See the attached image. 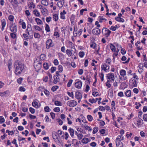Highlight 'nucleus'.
Returning a JSON list of instances; mask_svg holds the SVG:
<instances>
[{
    "label": "nucleus",
    "instance_id": "nucleus-14",
    "mask_svg": "<svg viewBox=\"0 0 147 147\" xmlns=\"http://www.w3.org/2000/svg\"><path fill=\"white\" fill-rule=\"evenodd\" d=\"M90 140L88 138H83L82 140V142L83 144H86L88 142H90Z\"/></svg>",
    "mask_w": 147,
    "mask_h": 147
},
{
    "label": "nucleus",
    "instance_id": "nucleus-41",
    "mask_svg": "<svg viewBox=\"0 0 147 147\" xmlns=\"http://www.w3.org/2000/svg\"><path fill=\"white\" fill-rule=\"evenodd\" d=\"M67 93L69 96L71 97L72 98H74V95L73 93V92H71L70 93L69 92H67Z\"/></svg>",
    "mask_w": 147,
    "mask_h": 147
},
{
    "label": "nucleus",
    "instance_id": "nucleus-17",
    "mask_svg": "<svg viewBox=\"0 0 147 147\" xmlns=\"http://www.w3.org/2000/svg\"><path fill=\"white\" fill-rule=\"evenodd\" d=\"M54 81L53 83L55 84H56L59 81V79L58 77L57 76H53Z\"/></svg>",
    "mask_w": 147,
    "mask_h": 147
},
{
    "label": "nucleus",
    "instance_id": "nucleus-55",
    "mask_svg": "<svg viewBox=\"0 0 147 147\" xmlns=\"http://www.w3.org/2000/svg\"><path fill=\"white\" fill-rule=\"evenodd\" d=\"M19 90L22 92H24L25 91L26 89L24 87L21 86L19 88Z\"/></svg>",
    "mask_w": 147,
    "mask_h": 147
},
{
    "label": "nucleus",
    "instance_id": "nucleus-42",
    "mask_svg": "<svg viewBox=\"0 0 147 147\" xmlns=\"http://www.w3.org/2000/svg\"><path fill=\"white\" fill-rule=\"evenodd\" d=\"M87 118L88 120L90 121H91L93 119V117L90 115H88L87 116Z\"/></svg>",
    "mask_w": 147,
    "mask_h": 147
},
{
    "label": "nucleus",
    "instance_id": "nucleus-22",
    "mask_svg": "<svg viewBox=\"0 0 147 147\" xmlns=\"http://www.w3.org/2000/svg\"><path fill=\"white\" fill-rule=\"evenodd\" d=\"M41 3L42 5L46 6L48 5V3L46 0H42L41 1Z\"/></svg>",
    "mask_w": 147,
    "mask_h": 147
},
{
    "label": "nucleus",
    "instance_id": "nucleus-46",
    "mask_svg": "<svg viewBox=\"0 0 147 147\" xmlns=\"http://www.w3.org/2000/svg\"><path fill=\"white\" fill-rule=\"evenodd\" d=\"M114 44L116 45L117 47V50H118V51H119L120 49H121V48H122L121 46L118 45V44H117L116 43H114Z\"/></svg>",
    "mask_w": 147,
    "mask_h": 147
},
{
    "label": "nucleus",
    "instance_id": "nucleus-56",
    "mask_svg": "<svg viewBox=\"0 0 147 147\" xmlns=\"http://www.w3.org/2000/svg\"><path fill=\"white\" fill-rule=\"evenodd\" d=\"M99 109L101 111H105V107L102 106H100L99 107Z\"/></svg>",
    "mask_w": 147,
    "mask_h": 147
},
{
    "label": "nucleus",
    "instance_id": "nucleus-37",
    "mask_svg": "<svg viewBox=\"0 0 147 147\" xmlns=\"http://www.w3.org/2000/svg\"><path fill=\"white\" fill-rule=\"evenodd\" d=\"M59 87L58 86H53L51 88V90L53 92L55 91Z\"/></svg>",
    "mask_w": 147,
    "mask_h": 147
},
{
    "label": "nucleus",
    "instance_id": "nucleus-40",
    "mask_svg": "<svg viewBox=\"0 0 147 147\" xmlns=\"http://www.w3.org/2000/svg\"><path fill=\"white\" fill-rule=\"evenodd\" d=\"M55 105L58 106H61L62 105L61 103L58 101H56L55 102Z\"/></svg>",
    "mask_w": 147,
    "mask_h": 147
},
{
    "label": "nucleus",
    "instance_id": "nucleus-44",
    "mask_svg": "<svg viewBox=\"0 0 147 147\" xmlns=\"http://www.w3.org/2000/svg\"><path fill=\"white\" fill-rule=\"evenodd\" d=\"M73 81V80L71 79L69 80L67 85V87H69L71 86Z\"/></svg>",
    "mask_w": 147,
    "mask_h": 147
},
{
    "label": "nucleus",
    "instance_id": "nucleus-59",
    "mask_svg": "<svg viewBox=\"0 0 147 147\" xmlns=\"http://www.w3.org/2000/svg\"><path fill=\"white\" fill-rule=\"evenodd\" d=\"M85 128L86 129L88 130L89 131H91L92 130V128L88 125L86 126Z\"/></svg>",
    "mask_w": 147,
    "mask_h": 147
},
{
    "label": "nucleus",
    "instance_id": "nucleus-62",
    "mask_svg": "<svg viewBox=\"0 0 147 147\" xmlns=\"http://www.w3.org/2000/svg\"><path fill=\"white\" fill-rule=\"evenodd\" d=\"M45 88L43 86H40L38 87V90L39 91H42L43 90H44Z\"/></svg>",
    "mask_w": 147,
    "mask_h": 147
},
{
    "label": "nucleus",
    "instance_id": "nucleus-53",
    "mask_svg": "<svg viewBox=\"0 0 147 147\" xmlns=\"http://www.w3.org/2000/svg\"><path fill=\"white\" fill-rule=\"evenodd\" d=\"M104 75L103 73H101L100 75V77L101 78V81H103L104 80Z\"/></svg>",
    "mask_w": 147,
    "mask_h": 147
},
{
    "label": "nucleus",
    "instance_id": "nucleus-18",
    "mask_svg": "<svg viewBox=\"0 0 147 147\" xmlns=\"http://www.w3.org/2000/svg\"><path fill=\"white\" fill-rule=\"evenodd\" d=\"M66 13V12L64 10L63 12H61L60 13L61 18L63 19H65V14Z\"/></svg>",
    "mask_w": 147,
    "mask_h": 147
},
{
    "label": "nucleus",
    "instance_id": "nucleus-36",
    "mask_svg": "<svg viewBox=\"0 0 147 147\" xmlns=\"http://www.w3.org/2000/svg\"><path fill=\"white\" fill-rule=\"evenodd\" d=\"M45 30L47 32L50 31V28L49 25L47 24H46L45 25Z\"/></svg>",
    "mask_w": 147,
    "mask_h": 147
},
{
    "label": "nucleus",
    "instance_id": "nucleus-31",
    "mask_svg": "<svg viewBox=\"0 0 147 147\" xmlns=\"http://www.w3.org/2000/svg\"><path fill=\"white\" fill-rule=\"evenodd\" d=\"M66 53L69 57H70L72 55V52L70 50L67 49L66 51Z\"/></svg>",
    "mask_w": 147,
    "mask_h": 147
},
{
    "label": "nucleus",
    "instance_id": "nucleus-52",
    "mask_svg": "<svg viewBox=\"0 0 147 147\" xmlns=\"http://www.w3.org/2000/svg\"><path fill=\"white\" fill-rule=\"evenodd\" d=\"M22 80L23 78H20L17 79V81L19 84H20L22 83Z\"/></svg>",
    "mask_w": 147,
    "mask_h": 147
},
{
    "label": "nucleus",
    "instance_id": "nucleus-23",
    "mask_svg": "<svg viewBox=\"0 0 147 147\" xmlns=\"http://www.w3.org/2000/svg\"><path fill=\"white\" fill-rule=\"evenodd\" d=\"M110 48L112 51L115 52L116 51L115 47L113 44H111L110 45Z\"/></svg>",
    "mask_w": 147,
    "mask_h": 147
},
{
    "label": "nucleus",
    "instance_id": "nucleus-3",
    "mask_svg": "<svg viewBox=\"0 0 147 147\" xmlns=\"http://www.w3.org/2000/svg\"><path fill=\"white\" fill-rule=\"evenodd\" d=\"M77 102L74 100H71L68 101L67 105L70 107H74L77 105Z\"/></svg>",
    "mask_w": 147,
    "mask_h": 147
},
{
    "label": "nucleus",
    "instance_id": "nucleus-7",
    "mask_svg": "<svg viewBox=\"0 0 147 147\" xmlns=\"http://www.w3.org/2000/svg\"><path fill=\"white\" fill-rule=\"evenodd\" d=\"M107 77L108 79L109 80L111 79L113 81L115 79L114 74L112 73H110L108 74Z\"/></svg>",
    "mask_w": 147,
    "mask_h": 147
},
{
    "label": "nucleus",
    "instance_id": "nucleus-51",
    "mask_svg": "<svg viewBox=\"0 0 147 147\" xmlns=\"http://www.w3.org/2000/svg\"><path fill=\"white\" fill-rule=\"evenodd\" d=\"M8 19L10 21L12 22L13 20L14 17L12 15H10L9 16Z\"/></svg>",
    "mask_w": 147,
    "mask_h": 147
},
{
    "label": "nucleus",
    "instance_id": "nucleus-15",
    "mask_svg": "<svg viewBox=\"0 0 147 147\" xmlns=\"http://www.w3.org/2000/svg\"><path fill=\"white\" fill-rule=\"evenodd\" d=\"M64 2L63 1H58L57 3L58 6L59 7H62L64 4Z\"/></svg>",
    "mask_w": 147,
    "mask_h": 147
},
{
    "label": "nucleus",
    "instance_id": "nucleus-24",
    "mask_svg": "<svg viewBox=\"0 0 147 147\" xmlns=\"http://www.w3.org/2000/svg\"><path fill=\"white\" fill-rule=\"evenodd\" d=\"M91 77L90 76H86V84H90V78Z\"/></svg>",
    "mask_w": 147,
    "mask_h": 147
},
{
    "label": "nucleus",
    "instance_id": "nucleus-25",
    "mask_svg": "<svg viewBox=\"0 0 147 147\" xmlns=\"http://www.w3.org/2000/svg\"><path fill=\"white\" fill-rule=\"evenodd\" d=\"M120 75L123 76L126 75V71L125 70L121 69L120 71Z\"/></svg>",
    "mask_w": 147,
    "mask_h": 147
},
{
    "label": "nucleus",
    "instance_id": "nucleus-9",
    "mask_svg": "<svg viewBox=\"0 0 147 147\" xmlns=\"http://www.w3.org/2000/svg\"><path fill=\"white\" fill-rule=\"evenodd\" d=\"M82 85V82L81 81H78L75 84V86L77 88H80Z\"/></svg>",
    "mask_w": 147,
    "mask_h": 147
},
{
    "label": "nucleus",
    "instance_id": "nucleus-1",
    "mask_svg": "<svg viewBox=\"0 0 147 147\" xmlns=\"http://www.w3.org/2000/svg\"><path fill=\"white\" fill-rule=\"evenodd\" d=\"M14 66L15 69V73L17 75H19L21 74L24 67V64L18 60L15 61Z\"/></svg>",
    "mask_w": 147,
    "mask_h": 147
},
{
    "label": "nucleus",
    "instance_id": "nucleus-29",
    "mask_svg": "<svg viewBox=\"0 0 147 147\" xmlns=\"http://www.w3.org/2000/svg\"><path fill=\"white\" fill-rule=\"evenodd\" d=\"M138 67L139 68V70H141L140 73H142L143 70V64L142 63H140L138 65Z\"/></svg>",
    "mask_w": 147,
    "mask_h": 147
},
{
    "label": "nucleus",
    "instance_id": "nucleus-30",
    "mask_svg": "<svg viewBox=\"0 0 147 147\" xmlns=\"http://www.w3.org/2000/svg\"><path fill=\"white\" fill-rule=\"evenodd\" d=\"M34 29L36 30H38V31H41L42 30V28L39 26H33Z\"/></svg>",
    "mask_w": 147,
    "mask_h": 147
},
{
    "label": "nucleus",
    "instance_id": "nucleus-19",
    "mask_svg": "<svg viewBox=\"0 0 147 147\" xmlns=\"http://www.w3.org/2000/svg\"><path fill=\"white\" fill-rule=\"evenodd\" d=\"M43 66L45 70H47L49 68V65L47 63H44L43 64Z\"/></svg>",
    "mask_w": 147,
    "mask_h": 147
},
{
    "label": "nucleus",
    "instance_id": "nucleus-4",
    "mask_svg": "<svg viewBox=\"0 0 147 147\" xmlns=\"http://www.w3.org/2000/svg\"><path fill=\"white\" fill-rule=\"evenodd\" d=\"M46 44V48L47 49L53 46L52 45V41L51 39H49L47 41Z\"/></svg>",
    "mask_w": 147,
    "mask_h": 147
},
{
    "label": "nucleus",
    "instance_id": "nucleus-11",
    "mask_svg": "<svg viewBox=\"0 0 147 147\" xmlns=\"http://www.w3.org/2000/svg\"><path fill=\"white\" fill-rule=\"evenodd\" d=\"M109 66H108L106 64L104 63L101 65V68L104 71H106L107 69H109Z\"/></svg>",
    "mask_w": 147,
    "mask_h": 147
},
{
    "label": "nucleus",
    "instance_id": "nucleus-50",
    "mask_svg": "<svg viewBox=\"0 0 147 147\" xmlns=\"http://www.w3.org/2000/svg\"><path fill=\"white\" fill-rule=\"evenodd\" d=\"M77 136L79 140L81 139L83 136L82 134H78V135Z\"/></svg>",
    "mask_w": 147,
    "mask_h": 147
},
{
    "label": "nucleus",
    "instance_id": "nucleus-58",
    "mask_svg": "<svg viewBox=\"0 0 147 147\" xmlns=\"http://www.w3.org/2000/svg\"><path fill=\"white\" fill-rule=\"evenodd\" d=\"M9 92V91H6L0 93V95L1 96H3L5 95L6 94L8 93Z\"/></svg>",
    "mask_w": 147,
    "mask_h": 147
},
{
    "label": "nucleus",
    "instance_id": "nucleus-5",
    "mask_svg": "<svg viewBox=\"0 0 147 147\" xmlns=\"http://www.w3.org/2000/svg\"><path fill=\"white\" fill-rule=\"evenodd\" d=\"M34 67L36 70L38 71L42 67V63L40 62H39L37 64L35 65L34 64Z\"/></svg>",
    "mask_w": 147,
    "mask_h": 147
},
{
    "label": "nucleus",
    "instance_id": "nucleus-35",
    "mask_svg": "<svg viewBox=\"0 0 147 147\" xmlns=\"http://www.w3.org/2000/svg\"><path fill=\"white\" fill-rule=\"evenodd\" d=\"M46 58V55L44 54H41L40 55V59L42 60H44Z\"/></svg>",
    "mask_w": 147,
    "mask_h": 147
},
{
    "label": "nucleus",
    "instance_id": "nucleus-48",
    "mask_svg": "<svg viewBox=\"0 0 147 147\" xmlns=\"http://www.w3.org/2000/svg\"><path fill=\"white\" fill-rule=\"evenodd\" d=\"M96 44L95 43L92 42L90 45V47L91 48H93L94 49H95L96 47Z\"/></svg>",
    "mask_w": 147,
    "mask_h": 147
},
{
    "label": "nucleus",
    "instance_id": "nucleus-64",
    "mask_svg": "<svg viewBox=\"0 0 147 147\" xmlns=\"http://www.w3.org/2000/svg\"><path fill=\"white\" fill-rule=\"evenodd\" d=\"M53 63L55 65H57L59 64V62L57 59H54Z\"/></svg>",
    "mask_w": 147,
    "mask_h": 147
},
{
    "label": "nucleus",
    "instance_id": "nucleus-45",
    "mask_svg": "<svg viewBox=\"0 0 147 147\" xmlns=\"http://www.w3.org/2000/svg\"><path fill=\"white\" fill-rule=\"evenodd\" d=\"M58 69L59 72H62L63 71V67L61 65H59L58 66Z\"/></svg>",
    "mask_w": 147,
    "mask_h": 147
},
{
    "label": "nucleus",
    "instance_id": "nucleus-49",
    "mask_svg": "<svg viewBox=\"0 0 147 147\" xmlns=\"http://www.w3.org/2000/svg\"><path fill=\"white\" fill-rule=\"evenodd\" d=\"M56 69V67H52L50 69L51 72V73H53Z\"/></svg>",
    "mask_w": 147,
    "mask_h": 147
},
{
    "label": "nucleus",
    "instance_id": "nucleus-47",
    "mask_svg": "<svg viewBox=\"0 0 147 147\" xmlns=\"http://www.w3.org/2000/svg\"><path fill=\"white\" fill-rule=\"evenodd\" d=\"M5 120L4 118L1 116H0V123H2L5 122Z\"/></svg>",
    "mask_w": 147,
    "mask_h": 147
},
{
    "label": "nucleus",
    "instance_id": "nucleus-6",
    "mask_svg": "<svg viewBox=\"0 0 147 147\" xmlns=\"http://www.w3.org/2000/svg\"><path fill=\"white\" fill-rule=\"evenodd\" d=\"M100 32V30L98 28H95L93 29L92 31V33L94 35H98L99 34Z\"/></svg>",
    "mask_w": 147,
    "mask_h": 147
},
{
    "label": "nucleus",
    "instance_id": "nucleus-39",
    "mask_svg": "<svg viewBox=\"0 0 147 147\" xmlns=\"http://www.w3.org/2000/svg\"><path fill=\"white\" fill-rule=\"evenodd\" d=\"M45 111V112H49L51 109L49 108V107L48 106H46L44 108Z\"/></svg>",
    "mask_w": 147,
    "mask_h": 147
},
{
    "label": "nucleus",
    "instance_id": "nucleus-60",
    "mask_svg": "<svg viewBox=\"0 0 147 147\" xmlns=\"http://www.w3.org/2000/svg\"><path fill=\"white\" fill-rule=\"evenodd\" d=\"M143 119L144 121H147V114H145L143 115Z\"/></svg>",
    "mask_w": 147,
    "mask_h": 147
},
{
    "label": "nucleus",
    "instance_id": "nucleus-63",
    "mask_svg": "<svg viewBox=\"0 0 147 147\" xmlns=\"http://www.w3.org/2000/svg\"><path fill=\"white\" fill-rule=\"evenodd\" d=\"M30 6L29 7L30 8H31L32 7H33V8H34L35 5L32 2H30Z\"/></svg>",
    "mask_w": 147,
    "mask_h": 147
},
{
    "label": "nucleus",
    "instance_id": "nucleus-10",
    "mask_svg": "<svg viewBox=\"0 0 147 147\" xmlns=\"http://www.w3.org/2000/svg\"><path fill=\"white\" fill-rule=\"evenodd\" d=\"M32 28H31V25L30 24H28L27 25V28L26 29V33H28L29 35L30 34V33L32 32L31 31Z\"/></svg>",
    "mask_w": 147,
    "mask_h": 147
},
{
    "label": "nucleus",
    "instance_id": "nucleus-8",
    "mask_svg": "<svg viewBox=\"0 0 147 147\" xmlns=\"http://www.w3.org/2000/svg\"><path fill=\"white\" fill-rule=\"evenodd\" d=\"M11 31L13 33H16L17 31V26L15 24H12L10 27Z\"/></svg>",
    "mask_w": 147,
    "mask_h": 147
},
{
    "label": "nucleus",
    "instance_id": "nucleus-54",
    "mask_svg": "<svg viewBox=\"0 0 147 147\" xmlns=\"http://www.w3.org/2000/svg\"><path fill=\"white\" fill-rule=\"evenodd\" d=\"M44 93L47 96H48L49 95V92L46 89H44Z\"/></svg>",
    "mask_w": 147,
    "mask_h": 147
},
{
    "label": "nucleus",
    "instance_id": "nucleus-26",
    "mask_svg": "<svg viewBox=\"0 0 147 147\" xmlns=\"http://www.w3.org/2000/svg\"><path fill=\"white\" fill-rule=\"evenodd\" d=\"M33 13L36 16L39 17L40 16V13L37 10H35L33 11Z\"/></svg>",
    "mask_w": 147,
    "mask_h": 147
},
{
    "label": "nucleus",
    "instance_id": "nucleus-20",
    "mask_svg": "<svg viewBox=\"0 0 147 147\" xmlns=\"http://www.w3.org/2000/svg\"><path fill=\"white\" fill-rule=\"evenodd\" d=\"M35 20L38 25H40L42 24V21L39 18H36L35 19Z\"/></svg>",
    "mask_w": 147,
    "mask_h": 147
},
{
    "label": "nucleus",
    "instance_id": "nucleus-13",
    "mask_svg": "<svg viewBox=\"0 0 147 147\" xmlns=\"http://www.w3.org/2000/svg\"><path fill=\"white\" fill-rule=\"evenodd\" d=\"M75 96L76 98L78 99H81L82 98L81 94L79 92H76Z\"/></svg>",
    "mask_w": 147,
    "mask_h": 147
},
{
    "label": "nucleus",
    "instance_id": "nucleus-16",
    "mask_svg": "<svg viewBox=\"0 0 147 147\" xmlns=\"http://www.w3.org/2000/svg\"><path fill=\"white\" fill-rule=\"evenodd\" d=\"M68 131L70 134L71 136L73 138L74 134V129L71 128H70L68 129Z\"/></svg>",
    "mask_w": 147,
    "mask_h": 147
},
{
    "label": "nucleus",
    "instance_id": "nucleus-61",
    "mask_svg": "<svg viewBox=\"0 0 147 147\" xmlns=\"http://www.w3.org/2000/svg\"><path fill=\"white\" fill-rule=\"evenodd\" d=\"M106 130L104 129H101L100 131V132L102 134H104L105 133Z\"/></svg>",
    "mask_w": 147,
    "mask_h": 147
},
{
    "label": "nucleus",
    "instance_id": "nucleus-43",
    "mask_svg": "<svg viewBox=\"0 0 147 147\" xmlns=\"http://www.w3.org/2000/svg\"><path fill=\"white\" fill-rule=\"evenodd\" d=\"M30 112L32 114H34L35 112V110L34 109L31 107H30L29 109Z\"/></svg>",
    "mask_w": 147,
    "mask_h": 147
},
{
    "label": "nucleus",
    "instance_id": "nucleus-34",
    "mask_svg": "<svg viewBox=\"0 0 147 147\" xmlns=\"http://www.w3.org/2000/svg\"><path fill=\"white\" fill-rule=\"evenodd\" d=\"M98 127H96L93 129L92 133L94 134H96L98 131Z\"/></svg>",
    "mask_w": 147,
    "mask_h": 147
},
{
    "label": "nucleus",
    "instance_id": "nucleus-21",
    "mask_svg": "<svg viewBox=\"0 0 147 147\" xmlns=\"http://www.w3.org/2000/svg\"><path fill=\"white\" fill-rule=\"evenodd\" d=\"M32 105L33 106L36 108H38L40 107L38 105V103L36 101L32 102Z\"/></svg>",
    "mask_w": 147,
    "mask_h": 147
},
{
    "label": "nucleus",
    "instance_id": "nucleus-28",
    "mask_svg": "<svg viewBox=\"0 0 147 147\" xmlns=\"http://www.w3.org/2000/svg\"><path fill=\"white\" fill-rule=\"evenodd\" d=\"M126 96L127 97H130L131 96V91L130 90H127L125 93Z\"/></svg>",
    "mask_w": 147,
    "mask_h": 147
},
{
    "label": "nucleus",
    "instance_id": "nucleus-32",
    "mask_svg": "<svg viewBox=\"0 0 147 147\" xmlns=\"http://www.w3.org/2000/svg\"><path fill=\"white\" fill-rule=\"evenodd\" d=\"M99 18V22L100 23H102V22L103 21H107V19L105 18H103L102 17L100 16Z\"/></svg>",
    "mask_w": 147,
    "mask_h": 147
},
{
    "label": "nucleus",
    "instance_id": "nucleus-27",
    "mask_svg": "<svg viewBox=\"0 0 147 147\" xmlns=\"http://www.w3.org/2000/svg\"><path fill=\"white\" fill-rule=\"evenodd\" d=\"M117 147H123V143L121 142H118L116 144Z\"/></svg>",
    "mask_w": 147,
    "mask_h": 147
},
{
    "label": "nucleus",
    "instance_id": "nucleus-33",
    "mask_svg": "<svg viewBox=\"0 0 147 147\" xmlns=\"http://www.w3.org/2000/svg\"><path fill=\"white\" fill-rule=\"evenodd\" d=\"M53 19L55 21H57L58 19V16L57 14H55L53 16Z\"/></svg>",
    "mask_w": 147,
    "mask_h": 147
},
{
    "label": "nucleus",
    "instance_id": "nucleus-2",
    "mask_svg": "<svg viewBox=\"0 0 147 147\" xmlns=\"http://www.w3.org/2000/svg\"><path fill=\"white\" fill-rule=\"evenodd\" d=\"M102 32L103 34L108 37L111 32V31L108 29L106 28H103L102 30Z\"/></svg>",
    "mask_w": 147,
    "mask_h": 147
},
{
    "label": "nucleus",
    "instance_id": "nucleus-57",
    "mask_svg": "<svg viewBox=\"0 0 147 147\" xmlns=\"http://www.w3.org/2000/svg\"><path fill=\"white\" fill-rule=\"evenodd\" d=\"M54 111L56 112H58L60 111V109L59 107H55L53 109Z\"/></svg>",
    "mask_w": 147,
    "mask_h": 147
},
{
    "label": "nucleus",
    "instance_id": "nucleus-38",
    "mask_svg": "<svg viewBox=\"0 0 147 147\" xmlns=\"http://www.w3.org/2000/svg\"><path fill=\"white\" fill-rule=\"evenodd\" d=\"M84 53L82 51H81L79 53V56L82 58L84 57Z\"/></svg>",
    "mask_w": 147,
    "mask_h": 147
},
{
    "label": "nucleus",
    "instance_id": "nucleus-12",
    "mask_svg": "<svg viewBox=\"0 0 147 147\" xmlns=\"http://www.w3.org/2000/svg\"><path fill=\"white\" fill-rule=\"evenodd\" d=\"M1 22L2 26L1 30L2 31H3L4 30V27H5L6 24V22L5 20L4 19L2 20L1 21Z\"/></svg>",
    "mask_w": 147,
    "mask_h": 147
}]
</instances>
